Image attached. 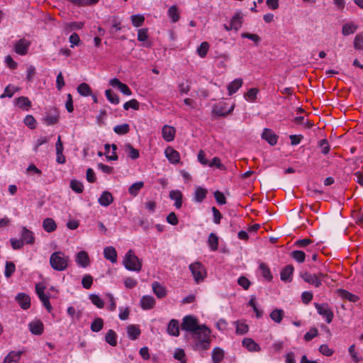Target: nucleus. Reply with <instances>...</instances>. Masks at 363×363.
<instances>
[{"label":"nucleus","instance_id":"1a4fd4ad","mask_svg":"<svg viewBox=\"0 0 363 363\" xmlns=\"http://www.w3.org/2000/svg\"><path fill=\"white\" fill-rule=\"evenodd\" d=\"M262 138L271 145H274L277 143L278 136L269 128L264 129L262 133Z\"/></svg>","mask_w":363,"mask_h":363},{"label":"nucleus","instance_id":"ea45409f","mask_svg":"<svg viewBox=\"0 0 363 363\" xmlns=\"http://www.w3.org/2000/svg\"><path fill=\"white\" fill-rule=\"evenodd\" d=\"M78 93L84 96L91 95V89L86 83L80 84L77 87Z\"/></svg>","mask_w":363,"mask_h":363},{"label":"nucleus","instance_id":"2f4dec72","mask_svg":"<svg viewBox=\"0 0 363 363\" xmlns=\"http://www.w3.org/2000/svg\"><path fill=\"white\" fill-rule=\"evenodd\" d=\"M143 182H135L128 188V193L133 196H136L138 194L140 189L143 188Z\"/></svg>","mask_w":363,"mask_h":363},{"label":"nucleus","instance_id":"4d7b16f0","mask_svg":"<svg viewBox=\"0 0 363 363\" xmlns=\"http://www.w3.org/2000/svg\"><path fill=\"white\" fill-rule=\"evenodd\" d=\"M130 108L138 110L139 108L138 101L136 99H131L130 101L124 104L123 108L125 110H128Z\"/></svg>","mask_w":363,"mask_h":363},{"label":"nucleus","instance_id":"393cba45","mask_svg":"<svg viewBox=\"0 0 363 363\" xmlns=\"http://www.w3.org/2000/svg\"><path fill=\"white\" fill-rule=\"evenodd\" d=\"M127 333L132 340H136L140 335V330L138 325H130L127 327Z\"/></svg>","mask_w":363,"mask_h":363},{"label":"nucleus","instance_id":"412c9836","mask_svg":"<svg viewBox=\"0 0 363 363\" xmlns=\"http://www.w3.org/2000/svg\"><path fill=\"white\" fill-rule=\"evenodd\" d=\"M167 333L173 336H179V322L177 320L172 319L167 326Z\"/></svg>","mask_w":363,"mask_h":363},{"label":"nucleus","instance_id":"6e6d98bb","mask_svg":"<svg viewBox=\"0 0 363 363\" xmlns=\"http://www.w3.org/2000/svg\"><path fill=\"white\" fill-rule=\"evenodd\" d=\"M291 256L297 262L301 263L305 260L306 255L303 251L294 250L291 252Z\"/></svg>","mask_w":363,"mask_h":363},{"label":"nucleus","instance_id":"39448f33","mask_svg":"<svg viewBox=\"0 0 363 363\" xmlns=\"http://www.w3.org/2000/svg\"><path fill=\"white\" fill-rule=\"evenodd\" d=\"M201 326L199 325L198 320L192 315H186L183 318L181 328L182 330L190 331L191 333L195 332Z\"/></svg>","mask_w":363,"mask_h":363},{"label":"nucleus","instance_id":"680f3d73","mask_svg":"<svg viewBox=\"0 0 363 363\" xmlns=\"http://www.w3.org/2000/svg\"><path fill=\"white\" fill-rule=\"evenodd\" d=\"M93 283V278L91 275H85L82 280V284L84 288L89 289Z\"/></svg>","mask_w":363,"mask_h":363},{"label":"nucleus","instance_id":"c03bdc74","mask_svg":"<svg viewBox=\"0 0 363 363\" xmlns=\"http://www.w3.org/2000/svg\"><path fill=\"white\" fill-rule=\"evenodd\" d=\"M259 269H261L262 275L264 279H266L268 281H271L272 279V275L271 274V272L265 264H260Z\"/></svg>","mask_w":363,"mask_h":363},{"label":"nucleus","instance_id":"a18cd8bd","mask_svg":"<svg viewBox=\"0 0 363 363\" xmlns=\"http://www.w3.org/2000/svg\"><path fill=\"white\" fill-rule=\"evenodd\" d=\"M145 21V17L143 15H133L131 16V22L135 27L141 26Z\"/></svg>","mask_w":363,"mask_h":363},{"label":"nucleus","instance_id":"dca6fc26","mask_svg":"<svg viewBox=\"0 0 363 363\" xmlns=\"http://www.w3.org/2000/svg\"><path fill=\"white\" fill-rule=\"evenodd\" d=\"M242 345L250 352H259L261 350L258 344H257L252 339L248 337L243 339Z\"/></svg>","mask_w":363,"mask_h":363},{"label":"nucleus","instance_id":"5fc2aeb1","mask_svg":"<svg viewBox=\"0 0 363 363\" xmlns=\"http://www.w3.org/2000/svg\"><path fill=\"white\" fill-rule=\"evenodd\" d=\"M168 15L172 18L173 22H177L179 19V16L177 12V7L176 6H172L168 10Z\"/></svg>","mask_w":363,"mask_h":363},{"label":"nucleus","instance_id":"a19ab883","mask_svg":"<svg viewBox=\"0 0 363 363\" xmlns=\"http://www.w3.org/2000/svg\"><path fill=\"white\" fill-rule=\"evenodd\" d=\"M104 326V321L102 318H96L94 319V320L92 322L91 325V330L93 332H99Z\"/></svg>","mask_w":363,"mask_h":363},{"label":"nucleus","instance_id":"6ab92c4d","mask_svg":"<svg viewBox=\"0 0 363 363\" xmlns=\"http://www.w3.org/2000/svg\"><path fill=\"white\" fill-rule=\"evenodd\" d=\"M29 329L34 335H41L43 331V324L40 320L33 321L29 324Z\"/></svg>","mask_w":363,"mask_h":363},{"label":"nucleus","instance_id":"5701e85b","mask_svg":"<svg viewBox=\"0 0 363 363\" xmlns=\"http://www.w3.org/2000/svg\"><path fill=\"white\" fill-rule=\"evenodd\" d=\"M21 239L23 242H26L27 244H33L35 241L33 232L27 229L26 227L22 228Z\"/></svg>","mask_w":363,"mask_h":363},{"label":"nucleus","instance_id":"864d4df0","mask_svg":"<svg viewBox=\"0 0 363 363\" xmlns=\"http://www.w3.org/2000/svg\"><path fill=\"white\" fill-rule=\"evenodd\" d=\"M89 298L91 301L92 303L95 306H96L99 308H102L104 306V301L96 294H91L89 296Z\"/></svg>","mask_w":363,"mask_h":363},{"label":"nucleus","instance_id":"bf43d9fd","mask_svg":"<svg viewBox=\"0 0 363 363\" xmlns=\"http://www.w3.org/2000/svg\"><path fill=\"white\" fill-rule=\"evenodd\" d=\"M319 147H322V153L324 155L328 154L330 150V147L328 144V142L326 139H323L320 140L318 143Z\"/></svg>","mask_w":363,"mask_h":363},{"label":"nucleus","instance_id":"9b49d317","mask_svg":"<svg viewBox=\"0 0 363 363\" xmlns=\"http://www.w3.org/2000/svg\"><path fill=\"white\" fill-rule=\"evenodd\" d=\"M58 121L59 111L55 108L51 110L50 113L44 118V121L48 125L56 124Z\"/></svg>","mask_w":363,"mask_h":363},{"label":"nucleus","instance_id":"f704fd0d","mask_svg":"<svg viewBox=\"0 0 363 363\" xmlns=\"http://www.w3.org/2000/svg\"><path fill=\"white\" fill-rule=\"evenodd\" d=\"M284 311L281 309L276 308L273 310L270 313V318L277 323H279L281 322L283 317H284Z\"/></svg>","mask_w":363,"mask_h":363},{"label":"nucleus","instance_id":"c85d7f7f","mask_svg":"<svg viewBox=\"0 0 363 363\" xmlns=\"http://www.w3.org/2000/svg\"><path fill=\"white\" fill-rule=\"evenodd\" d=\"M208 191L206 189L198 186L195 191L194 199L196 202L201 203L206 197Z\"/></svg>","mask_w":363,"mask_h":363},{"label":"nucleus","instance_id":"13d9d810","mask_svg":"<svg viewBox=\"0 0 363 363\" xmlns=\"http://www.w3.org/2000/svg\"><path fill=\"white\" fill-rule=\"evenodd\" d=\"M24 123L30 129L35 128L36 121L33 116H31V115L26 116L24 119Z\"/></svg>","mask_w":363,"mask_h":363},{"label":"nucleus","instance_id":"cd10ccee","mask_svg":"<svg viewBox=\"0 0 363 363\" xmlns=\"http://www.w3.org/2000/svg\"><path fill=\"white\" fill-rule=\"evenodd\" d=\"M242 84V80L241 79H236L228 85V90L229 95L231 96L235 93Z\"/></svg>","mask_w":363,"mask_h":363},{"label":"nucleus","instance_id":"7ed1b4c3","mask_svg":"<svg viewBox=\"0 0 363 363\" xmlns=\"http://www.w3.org/2000/svg\"><path fill=\"white\" fill-rule=\"evenodd\" d=\"M123 264L125 267L130 271L140 272L142 268L141 261L132 250H128L125 254Z\"/></svg>","mask_w":363,"mask_h":363},{"label":"nucleus","instance_id":"e2e57ef3","mask_svg":"<svg viewBox=\"0 0 363 363\" xmlns=\"http://www.w3.org/2000/svg\"><path fill=\"white\" fill-rule=\"evenodd\" d=\"M238 283L240 286H241L245 290H247L249 289L251 283L250 281V280L246 278L244 276H242L240 277L238 280Z\"/></svg>","mask_w":363,"mask_h":363},{"label":"nucleus","instance_id":"58836bf2","mask_svg":"<svg viewBox=\"0 0 363 363\" xmlns=\"http://www.w3.org/2000/svg\"><path fill=\"white\" fill-rule=\"evenodd\" d=\"M357 29V26L353 23H345L342 26V33L344 35H348L354 33Z\"/></svg>","mask_w":363,"mask_h":363},{"label":"nucleus","instance_id":"7c9ffc66","mask_svg":"<svg viewBox=\"0 0 363 363\" xmlns=\"http://www.w3.org/2000/svg\"><path fill=\"white\" fill-rule=\"evenodd\" d=\"M16 104L21 108L28 110L31 106V101L26 96H20L16 99Z\"/></svg>","mask_w":363,"mask_h":363},{"label":"nucleus","instance_id":"e433bc0d","mask_svg":"<svg viewBox=\"0 0 363 363\" xmlns=\"http://www.w3.org/2000/svg\"><path fill=\"white\" fill-rule=\"evenodd\" d=\"M83 26L84 23L82 22L65 23L64 24V30L66 33H69L74 29H81Z\"/></svg>","mask_w":363,"mask_h":363},{"label":"nucleus","instance_id":"4468645a","mask_svg":"<svg viewBox=\"0 0 363 363\" xmlns=\"http://www.w3.org/2000/svg\"><path fill=\"white\" fill-rule=\"evenodd\" d=\"M98 201L100 205L106 207L113 201V197L109 191H105L101 194Z\"/></svg>","mask_w":363,"mask_h":363},{"label":"nucleus","instance_id":"9d476101","mask_svg":"<svg viewBox=\"0 0 363 363\" xmlns=\"http://www.w3.org/2000/svg\"><path fill=\"white\" fill-rule=\"evenodd\" d=\"M16 300L20 306L26 310L30 306V299L28 295L25 293H19L16 296Z\"/></svg>","mask_w":363,"mask_h":363},{"label":"nucleus","instance_id":"2eb2a0df","mask_svg":"<svg viewBox=\"0 0 363 363\" xmlns=\"http://www.w3.org/2000/svg\"><path fill=\"white\" fill-rule=\"evenodd\" d=\"M76 262L82 267H86L89 264V257L85 251H80L77 255Z\"/></svg>","mask_w":363,"mask_h":363},{"label":"nucleus","instance_id":"49530a36","mask_svg":"<svg viewBox=\"0 0 363 363\" xmlns=\"http://www.w3.org/2000/svg\"><path fill=\"white\" fill-rule=\"evenodd\" d=\"M209 49V44L207 42H203L197 48V53L201 57H204Z\"/></svg>","mask_w":363,"mask_h":363},{"label":"nucleus","instance_id":"f03ea898","mask_svg":"<svg viewBox=\"0 0 363 363\" xmlns=\"http://www.w3.org/2000/svg\"><path fill=\"white\" fill-rule=\"evenodd\" d=\"M69 257L61 251L53 252L50 257V266L57 271H64L67 267Z\"/></svg>","mask_w":363,"mask_h":363},{"label":"nucleus","instance_id":"37998d69","mask_svg":"<svg viewBox=\"0 0 363 363\" xmlns=\"http://www.w3.org/2000/svg\"><path fill=\"white\" fill-rule=\"evenodd\" d=\"M114 132L118 135H125L130 130V127L128 123H123L114 127Z\"/></svg>","mask_w":363,"mask_h":363},{"label":"nucleus","instance_id":"4be33fe9","mask_svg":"<svg viewBox=\"0 0 363 363\" xmlns=\"http://www.w3.org/2000/svg\"><path fill=\"white\" fill-rule=\"evenodd\" d=\"M104 257L111 262L115 263L117 261V252L113 247H106L104 250Z\"/></svg>","mask_w":363,"mask_h":363},{"label":"nucleus","instance_id":"bb28decb","mask_svg":"<svg viewBox=\"0 0 363 363\" xmlns=\"http://www.w3.org/2000/svg\"><path fill=\"white\" fill-rule=\"evenodd\" d=\"M152 286L153 292L158 298H161L166 296L165 288L161 286L158 282H153Z\"/></svg>","mask_w":363,"mask_h":363},{"label":"nucleus","instance_id":"338daca9","mask_svg":"<svg viewBox=\"0 0 363 363\" xmlns=\"http://www.w3.org/2000/svg\"><path fill=\"white\" fill-rule=\"evenodd\" d=\"M241 36H242V38H248V39L254 41L256 43H258L261 40L260 37L256 34H252V33H242Z\"/></svg>","mask_w":363,"mask_h":363},{"label":"nucleus","instance_id":"473e14b6","mask_svg":"<svg viewBox=\"0 0 363 363\" xmlns=\"http://www.w3.org/2000/svg\"><path fill=\"white\" fill-rule=\"evenodd\" d=\"M125 151L128 154V157L133 160H135L140 156L138 150L135 149L130 143L125 144Z\"/></svg>","mask_w":363,"mask_h":363},{"label":"nucleus","instance_id":"b1692460","mask_svg":"<svg viewBox=\"0 0 363 363\" xmlns=\"http://www.w3.org/2000/svg\"><path fill=\"white\" fill-rule=\"evenodd\" d=\"M43 227L46 232L51 233L56 230L57 225L52 218H47L43 222Z\"/></svg>","mask_w":363,"mask_h":363},{"label":"nucleus","instance_id":"774afa93","mask_svg":"<svg viewBox=\"0 0 363 363\" xmlns=\"http://www.w3.org/2000/svg\"><path fill=\"white\" fill-rule=\"evenodd\" d=\"M86 180L90 183L96 182V177L94 170L91 168H88L86 173Z\"/></svg>","mask_w":363,"mask_h":363},{"label":"nucleus","instance_id":"c9c22d12","mask_svg":"<svg viewBox=\"0 0 363 363\" xmlns=\"http://www.w3.org/2000/svg\"><path fill=\"white\" fill-rule=\"evenodd\" d=\"M338 294H339L340 296H341L342 298L347 299L351 302H356L359 299L357 296L352 294L344 289H340L338 291Z\"/></svg>","mask_w":363,"mask_h":363},{"label":"nucleus","instance_id":"20e7f679","mask_svg":"<svg viewBox=\"0 0 363 363\" xmlns=\"http://www.w3.org/2000/svg\"><path fill=\"white\" fill-rule=\"evenodd\" d=\"M189 269L191 272L194 280L197 284L203 281L206 276L205 267L199 262H196L190 264Z\"/></svg>","mask_w":363,"mask_h":363},{"label":"nucleus","instance_id":"f3484780","mask_svg":"<svg viewBox=\"0 0 363 363\" xmlns=\"http://www.w3.org/2000/svg\"><path fill=\"white\" fill-rule=\"evenodd\" d=\"M163 138L170 142L174 140L175 135V129L173 127L169 125H164L162 130Z\"/></svg>","mask_w":363,"mask_h":363},{"label":"nucleus","instance_id":"aec40b11","mask_svg":"<svg viewBox=\"0 0 363 363\" xmlns=\"http://www.w3.org/2000/svg\"><path fill=\"white\" fill-rule=\"evenodd\" d=\"M155 304V298L151 296H144L140 300L141 307L145 309H150L153 308Z\"/></svg>","mask_w":363,"mask_h":363},{"label":"nucleus","instance_id":"8fccbe9b","mask_svg":"<svg viewBox=\"0 0 363 363\" xmlns=\"http://www.w3.org/2000/svg\"><path fill=\"white\" fill-rule=\"evenodd\" d=\"M354 48L356 50H363V33L358 34L354 40Z\"/></svg>","mask_w":363,"mask_h":363},{"label":"nucleus","instance_id":"79ce46f5","mask_svg":"<svg viewBox=\"0 0 363 363\" xmlns=\"http://www.w3.org/2000/svg\"><path fill=\"white\" fill-rule=\"evenodd\" d=\"M208 242L211 250L216 251L218 249V238L214 233H212L210 234Z\"/></svg>","mask_w":363,"mask_h":363},{"label":"nucleus","instance_id":"f257e3e1","mask_svg":"<svg viewBox=\"0 0 363 363\" xmlns=\"http://www.w3.org/2000/svg\"><path fill=\"white\" fill-rule=\"evenodd\" d=\"M210 330L206 325H201L195 332L191 333L195 341L196 350H206L209 348L211 344Z\"/></svg>","mask_w":363,"mask_h":363},{"label":"nucleus","instance_id":"4c0bfd02","mask_svg":"<svg viewBox=\"0 0 363 363\" xmlns=\"http://www.w3.org/2000/svg\"><path fill=\"white\" fill-rule=\"evenodd\" d=\"M242 16L240 12L237 13L232 18L230 23L235 30H238L242 25Z\"/></svg>","mask_w":363,"mask_h":363},{"label":"nucleus","instance_id":"ddd939ff","mask_svg":"<svg viewBox=\"0 0 363 363\" xmlns=\"http://www.w3.org/2000/svg\"><path fill=\"white\" fill-rule=\"evenodd\" d=\"M169 198L175 201L174 206L179 209L182 206L183 195L179 190H172L169 192Z\"/></svg>","mask_w":363,"mask_h":363},{"label":"nucleus","instance_id":"052dcab7","mask_svg":"<svg viewBox=\"0 0 363 363\" xmlns=\"http://www.w3.org/2000/svg\"><path fill=\"white\" fill-rule=\"evenodd\" d=\"M39 298L42 301L43 306L46 308L48 312H50L52 310L51 304L49 301V296L45 294H40Z\"/></svg>","mask_w":363,"mask_h":363},{"label":"nucleus","instance_id":"0e129e2a","mask_svg":"<svg viewBox=\"0 0 363 363\" xmlns=\"http://www.w3.org/2000/svg\"><path fill=\"white\" fill-rule=\"evenodd\" d=\"M318 330L315 328H313L305 334L304 339L306 341H310L313 337H316L318 335Z\"/></svg>","mask_w":363,"mask_h":363},{"label":"nucleus","instance_id":"09e8293b","mask_svg":"<svg viewBox=\"0 0 363 363\" xmlns=\"http://www.w3.org/2000/svg\"><path fill=\"white\" fill-rule=\"evenodd\" d=\"M106 96L107 97L108 100L114 104H117L119 103V98L118 95L114 94L111 89H107L105 91Z\"/></svg>","mask_w":363,"mask_h":363},{"label":"nucleus","instance_id":"a211bd4d","mask_svg":"<svg viewBox=\"0 0 363 363\" xmlns=\"http://www.w3.org/2000/svg\"><path fill=\"white\" fill-rule=\"evenodd\" d=\"M22 353L23 352L21 351L10 352L9 354L4 358L3 363H18Z\"/></svg>","mask_w":363,"mask_h":363},{"label":"nucleus","instance_id":"72a5a7b5","mask_svg":"<svg viewBox=\"0 0 363 363\" xmlns=\"http://www.w3.org/2000/svg\"><path fill=\"white\" fill-rule=\"evenodd\" d=\"M224 357V352L222 349L216 347L213 350L212 359L213 363H220Z\"/></svg>","mask_w":363,"mask_h":363},{"label":"nucleus","instance_id":"6e6552de","mask_svg":"<svg viewBox=\"0 0 363 363\" xmlns=\"http://www.w3.org/2000/svg\"><path fill=\"white\" fill-rule=\"evenodd\" d=\"M301 277L306 282L314 285L315 287L321 286V281L318 279V275L316 274H312L306 272L301 273Z\"/></svg>","mask_w":363,"mask_h":363},{"label":"nucleus","instance_id":"f8f14e48","mask_svg":"<svg viewBox=\"0 0 363 363\" xmlns=\"http://www.w3.org/2000/svg\"><path fill=\"white\" fill-rule=\"evenodd\" d=\"M165 155L170 162L176 164L179 162V153L172 147H168L165 150Z\"/></svg>","mask_w":363,"mask_h":363},{"label":"nucleus","instance_id":"c756f323","mask_svg":"<svg viewBox=\"0 0 363 363\" xmlns=\"http://www.w3.org/2000/svg\"><path fill=\"white\" fill-rule=\"evenodd\" d=\"M106 342L111 346L117 345V335L113 330H109L105 335Z\"/></svg>","mask_w":363,"mask_h":363},{"label":"nucleus","instance_id":"423d86ee","mask_svg":"<svg viewBox=\"0 0 363 363\" xmlns=\"http://www.w3.org/2000/svg\"><path fill=\"white\" fill-rule=\"evenodd\" d=\"M315 307L317 309L318 313L323 317L325 318L328 323H330L332 322L334 314L327 303L320 304L315 303Z\"/></svg>","mask_w":363,"mask_h":363},{"label":"nucleus","instance_id":"de8ad7c7","mask_svg":"<svg viewBox=\"0 0 363 363\" xmlns=\"http://www.w3.org/2000/svg\"><path fill=\"white\" fill-rule=\"evenodd\" d=\"M70 187L74 191L78 194L82 193L84 189L82 183L75 179L71 181Z\"/></svg>","mask_w":363,"mask_h":363},{"label":"nucleus","instance_id":"a878e982","mask_svg":"<svg viewBox=\"0 0 363 363\" xmlns=\"http://www.w3.org/2000/svg\"><path fill=\"white\" fill-rule=\"evenodd\" d=\"M293 271L294 267L292 265L289 264L286 266L281 272V279L284 281H290Z\"/></svg>","mask_w":363,"mask_h":363},{"label":"nucleus","instance_id":"69168bd1","mask_svg":"<svg viewBox=\"0 0 363 363\" xmlns=\"http://www.w3.org/2000/svg\"><path fill=\"white\" fill-rule=\"evenodd\" d=\"M214 196L217 203L220 205L225 204L226 203L225 197L223 193L219 191L214 192Z\"/></svg>","mask_w":363,"mask_h":363},{"label":"nucleus","instance_id":"0eeeda50","mask_svg":"<svg viewBox=\"0 0 363 363\" xmlns=\"http://www.w3.org/2000/svg\"><path fill=\"white\" fill-rule=\"evenodd\" d=\"M30 45V41L25 38H21L15 43L14 50L16 53L21 55H25L28 53V48Z\"/></svg>","mask_w":363,"mask_h":363},{"label":"nucleus","instance_id":"603ef678","mask_svg":"<svg viewBox=\"0 0 363 363\" xmlns=\"http://www.w3.org/2000/svg\"><path fill=\"white\" fill-rule=\"evenodd\" d=\"M236 324V333L238 335H244L247 333L249 327L247 324L235 322Z\"/></svg>","mask_w":363,"mask_h":363},{"label":"nucleus","instance_id":"3c124183","mask_svg":"<svg viewBox=\"0 0 363 363\" xmlns=\"http://www.w3.org/2000/svg\"><path fill=\"white\" fill-rule=\"evenodd\" d=\"M16 267L12 262H6L5 266L4 274L6 277L9 278L12 274L15 272Z\"/></svg>","mask_w":363,"mask_h":363}]
</instances>
